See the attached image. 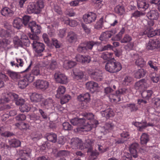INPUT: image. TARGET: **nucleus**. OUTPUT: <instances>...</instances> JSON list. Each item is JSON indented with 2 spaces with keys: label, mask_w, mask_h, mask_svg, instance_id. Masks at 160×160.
Here are the masks:
<instances>
[{
  "label": "nucleus",
  "mask_w": 160,
  "mask_h": 160,
  "mask_svg": "<svg viewBox=\"0 0 160 160\" xmlns=\"http://www.w3.org/2000/svg\"><path fill=\"white\" fill-rule=\"evenodd\" d=\"M70 98V96L68 95H66L63 96L61 99V104H63L68 102Z\"/></svg>",
  "instance_id": "e2e57ef3"
},
{
  "label": "nucleus",
  "mask_w": 160,
  "mask_h": 160,
  "mask_svg": "<svg viewBox=\"0 0 160 160\" xmlns=\"http://www.w3.org/2000/svg\"><path fill=\"white\" fill-rule=\"evenodd\" d=\"M87 50H91L94 45L98 47L101 44V42L98 41H91L84 42Z\"/></svg>",
  "instance_id": "aec40b11"
},
{
  "label": "nucleus",
  "mask_w": 160,
  "mask_h": 160,
  "mask_svg": "<svg viewBox=\"0 0 160 160\" xmlns=\"http://www.w3.org/2000/svg\"><path fill=\"white\" fill-rule=\"evenodd\" d=\"M146 73V70L143 68H140L135 71L134 77L137 78H140L144 77Z\"/></svg>",
  "instance_id": "393cba45"
},
{
  "label": "nucleus",
  "mask_w": 160,
  "mask_h": 160,
  "mask_svg": "<svg viewBox=\"0 0 160 160\" xmlns=\"http://www.w3.org/2000/svg\"><path fill=\"white\" fill-rule=\"evenodd\" d=\"M145 15L144 13L140 12L138 11H136L132 14L131 18L133 17L135 18L140 17Z\"/></svg>",
  "instance_id": "13d9d810"
},
{
  "label": "nucleus",
  "mask_w": 160,
  "mask_h": 160,
  "mask_svg": "<svg viewBox=\"0 0 160 160\" xmlns=\"http://www.w3.org/2000/svg\"><path fill=\"white\" fill-rule=\"evenodd\" d=\"M133 57L136 60L135 63L136 65L141 67H143L145 65L146 62L141 57L139 56L138 54L134 55Z\"/></svg>",
  "instance_id": "4be33fe9"
},
{
  "label": "nucleus",
  "mask_w": 160,
  "mask_h": 160,
  "mask_svg": "<svg viewBox=\"0 0 160 160\" xmlns=\"http://www.w3.org/2000/svg\"><path fill=\"white\" fill-rule=\"evenodd\" d=\"M125 108H128L131 112H136L138 110V108L134 103L127 104L123 106Z\"/></svg>",
  "instance_id": "c9c22d12"
},
{
  "label": "nucleus",
  "mask_w": 160,
  "mask_h": 160,
  "mask_svg": "<svg viewBox=\"0 0 160 160\" xmlns=\"http://www.w3.org/2000/svg\"><path fill=\"white\" fill-rule=\"evenodd\" d=\"M144 22H147V24L145 25L146 29H150V30L153 29V27L154 26V22L153 20L150 19L147 21L145 20L143 21Z\"/></svg>",
  "instance_id": "e433bc0d"
},
{
  "label": "nucleus",
  "mask_w": 160,
  "mask_h": 160,
  "mask_svg": "<svg viewBox=\"0 0 160 160\" xmlns=\"http://www.w3.org/2000/svg\"><path fill=\"white\" fill-rule=\"evenodd\" d=\"M62 126L63 129L65 130H70L72 128V126L68 122L63 123Z\"/></svg>",
  "instance_id": "774afa93"
},
{
  "label": "nucleus",
  "mask_w": 160,
  "mask_h": 160,
  "mask_svg": "<svg viewBox=\"0 0 160 160\" xmlns=\"http://www.w3.org/2000/svg\"><path fill=\"white\" fill-rule=\"evenodd\" d=\"M7 74L12 80L15 82L18 81L21 78V76L18 72L10 70L7 71Z\"/></svg>",
  "instance_id": "f8f14e48"
},
{
  "label": "nucleus",
  "mask_w": 160,
  "mask_h": 160,
  "mask_svg": "<svg viewBox=\"0 0 160 160\" xmlns=\"http://www.w3.org/2000/svg\"><path fill=\"white\" fill-rule=\"evenodd\" d=\"M113 48V47L112 46L108 44L101 47H100L99 48L98 47L97 50L99 52H102L104 51L112 49Z\"/></svg>",
  "instance_id": "de8ad7c7"
},
{
  "label": "nucleus",
  "mask_w": 160,
  "mask_h": 160,
  "mask_svg": "<svg viewBox=\"0 0 160 160\" xmlns=\"http://www.w3.org/2000/svg\"><path fill=\"white\" fill-rule=\"evenodd\" d=\"M71 145L73 149H83V143L81 139L78 138H73L71 139Z\"/></svg>",
  "instance_id": "423d86ee"
},
{
  "label": "nucleus",
  "mask_w": 160,
  "mask_h": 160,
  "mask_svg": "<svg viewBox=\"0 0 160 160\" xmlns=\"http://www.w3.org/2000/svg\"><path fill=\"white\" fill-rule=\"evenodd\" d=\"M94 126L93 124H88V122H86V120H85V122L84 123V124L82 125V127L81 128L83 129L85 131H88L91 130Z\"/></svg>",
  "instance_id": "c03bdc74"
},
{
  "label": "nucleus",
  "mask_w": 160,
  "mask_h": 160,
  "mask_svg": "<svg viewBox=\"0 0 160 160\" xmlns=\"http://www.w3.org/2000/svg\"><path fill=\"white\" fill-rule=\"evenodd\" d=\"M145 0H139L137 1V6L140 10L144 11L149 7V4L145 1Z\"/></svg>",
  "instance_id": "412c9836"
},
{
  "label": "nucleus",
  "mask_w": 160,
  "mask_h": 160,
  "mask_svg": "<svg viewBox=\"0 0 160 160\" xmlns=\"http://www.w3.org/2000/svg\"><path fill=\"white\" fill-rule=\"evenodd\" d=\"M105 68L107 71L111 73H114L121 70L122 67L120 63L117 61L113 58V59L109 60L106 63Z\"/></svg>",
  "instance_id": "f257e3e1"
},
{
  "label": "nucleus",
  "mask_w": 160,
  "mask_h": 160,
  "mask_svg": "<svg viewBox=\"0 0 160 160\" xmlns=\"http://www.w3.org/2000/svg\"><path fill=\"white\" fill-rule=\"evenodd\" d=\"M77 99L80 102H88L90 100V95L88 93L82 94L78 96Z\"/></svg>",
  "instance_id": "6ab92c4d"
},
{
  "label": "nucleus",
  "mask_w": 160,
  "mask_h": 160,
  "mask_svg": "<svg viewBox=\"0 0 160 160\" xmlns=\"http://www.w3.org/2000/svg\"><path fill=\"white\" fill-rule=\"evenodd\" d=\"M21 40L23 45L26 46L29 45L30 41L27 36L24 34H23L21 36Z\"/></svg>",
  "instance_id": "a18cd8bd"
},
{
  "label": "nucleus",
  "mask_w": 160,
  "mask_h": 160,
  "mask_svg": "<svg viewBox=\"0 0 160 160\" xmlns=\"http://www.w3.org/2000/svg\"><path fill=\"white\" fill-rule=\"evenodd\" d=\"M18 99V95L15 93H10L5 94V97L2 98L0 100L2 103L8 102L11 100L14 99L16 102Z\"/></svg>",
  "instance_id": "1a4fd4ad"
},
{
  "label": "nucleus",
  "mask_w": 160,
  "mask_h": 160,
  "mask_svg": "<svg viewBox=\"0 0 160 160\" xmlns=\"http://www.w3.org/2000/svg\"><path fill=\"white\" fill-rule=\"evenodd\" d=\"M13 41L15 47L22 46L23 45V42L17 36H15L13 38Z\"/></svg>",
  "instance_id": "603ef678"
},
{
  "label": "nucleus",
  "mask_w": 160,
  "mask_h": 160,
  "mask_svg": "<svg viewBox=\"0 0 160 160\" xmlns=\"http://www.w3.org/2000/svg\"><path fill=\"white\" fill-rule=\"evenodd\" d=\"M114 127L113 123L111 122L106 123L104 127L105 131L107 132L112 130Z\"/></svg>",
  "instance_id": "a19ab883"
},
{
  "label": "nucleus",
  "mask_w": 160,
  "mask_h": 160,
  "mask_svg": "<svg viewBox=\"0 0 160 160\" xmlns=\"http://www.w3.org/2000/svg\"><path fill=\"white\" fill-rule=\"evenodd\" d=\"M157 48L155 42L154 40L150 41L146 45V48L148 50H153Z\"/></svg>",
  "instance_id": "09e8293b"
},
{
  "label": "nucleus",
  "mask_w": 160,
  "mask_h": 160,
  "mask_svg": "<svg viewBox=\"0 0 160 160\" xmlns=\"http://www.w3.org/2000/svg\"><path fill=\"white\" fill-rule=\"evenodd\" d=\"M149 140V136L148 134L146 133L142 134L140 138V142L141 144H146Z\"/></svg>",
  "instance_id": "f704fd0d"
},
{
  "label": "nucleus",
  "mask_w": 160,
  "mask_h": 160,
  "mask_svg": "<svg viewBox=\"0 0 160 160\" xmlns=\"http://www.w3.org/2000/svg\"><path fill=\"white\" fill-rule=\"evenodd\" d=\"M78 51L80 52H86L87 51L85 42L80 43L77 48Z\"/></svg>",
  "instance_id": "49530a36"
},
{
  "label": "nucleus",
  "mask_w": 160,
  "mask_h": 160,
  "mask_svg": "<svg viewBox=\"0 0 160 160\" xmlns=\"http://www.w3.org/2000/svg\"><path fill=\"white\" fill-rule=\"evenodd\" d=\"M28 27L30 29L32 32L36 34H38L40 33L41 27L39 25L36 24L34 21H32L28 24Z\"/></svg>",
  "instance_id": "9d476101"
},
{
  "label": "nucleus",
  "mask_w": 160,
  "mask_h": 160,
  "mask_svg": "<svg viewBox=\"0 0 160 160\" xmlns=\"http://www.w3.org/2000/svg\"><path fill=\"white\" fill-rule=\"evenodd\" d=\"M152 94V91L151 90H147L143 91L141 93L142 97L146 100H148Z\"/></svg>",
  "instance_id": "473e14b6"
},
{
  "label": "nucleus",
  "mask_w": 160,
  "mask_h": 160,
  "mask_svg": "<svg viewBox=\"0 0 160 160\" xmlns=\"http://www.w3.org/2000/svg\"><path fill=\"white\" fill-rule=\"evenodd\" d=\"M114 10L115 12L120 15H122L124 12V7L120 5L117 6Z\"/></svg>",
  "instance_id": "864d4df0"
},
{
  "label": "nucleus",
  "mask_w": 160,
  "mask_h": 160,
  "mask_svg": "<svg viewBox=\"0 0 160 160\" xmlns=\"http://www.w3.org/2000/svg\"><path fill=\"white\" fill-rule=\"evenodd\" d=\"M8 80V78L7 76L4 74L0 73V88H2L4 86V82L2 80L6 81Z\"/></svg>",
  "instance_id": "58836bf2"
},
{
  "label": "nucleus",
  "mask_w": 160,
  "mask_h": 160,
  "mask_svg": "<svg viewBox=\"0 0 160 160\" xmlns=\"http://www.w3.org/2000/svg\"><path fill=\"white\" fill-rule=\"evenodd\" d=\"M86 88L92 92H94L98 87L97 83L93 81H90L86 84Z\"/></svg>",
  "instance_id": "ddd939ff"
},
{
  "label": "nucleus",
  "mask_w": 160,
  "mask_h": 160,
  "mask_svg": "<svg viewBox=\"0 0 160 160\" xmlns=\"http://www.w3.org/2000/svg\"><path fill=\"white\" fill-rule=\"evenodd\" d=\"M19 109L22 112H28L30 110V107L28 104H24L20 106Z\"/></svg>",
  "instance_id": "6e6d98bb"
},
{
  "label": "nucleus",
  "mask_w": 160,
  "mask_h": 160,
  "mask_svg": "<svg viewBox=\"0 0 160 160\" xmlns=\"http://www.w3.org/2000/svg\"><path fill=\"white\" fill-rule=\"evenodd\" d=\"M160 31L159 30H150V29H146L141 35L147 34V36L149 38L152 37L156 35H159Z\"/></svg>",
  "instance_id": "2eb2a0df"
},
{
  "label": "nucleus",
  "mask_w": 160,
  "mask_h": 160,
  "mask_svg": "<svg viewBox=\"0 0 160 160\" xmlns=\"http://www.w3.org/2000/svg\"><path fill=\"white\" fill-rule=\"evenodd\" d=\"M47 138L48 141L53 143L55 142L57 140V135L53 133H48Z\"/></svg>",
  "instance_id": "37998d69"
},
{
  "label": "nucleus",
  "mask_w": 160,
  "mask_h": 160,
  "mask_svg": "<svg viewBox=\"0 0 160 160\" xmlns=\"http://www.w3.org/2000/svg\"><path fill=\"white\" fill-rule=\"evenodd\" d=\"M134 124L135 126L138 128V130L140 131H142L143 129L145 128L146 126L144 122H136L134 123Z\"/></svg>",
  "instance_id": "5fc2aeb1"
},
{
  "label": "nucleus",
  "mask_w": 160,
  "mask_h": 160,
  "mask_svg": "<svg viewBox=\"0 0 160 160\" xmlns=\"http://www.w3.org/2000/svg\"><path fill=\"white\" fill-rule=\"evenodd\" d=\"M128 92V90L127 88H122L117 91H116V94L118 95L119 94L120 95L124 94L127 93Z\"/></svg>",
  "instance_id": "69168bd1"
},
{
  "label": "nucleus",
  "mask_w": 160,
  "mask_h": 160,
  "mask_svg": "<svg viewBox=\"0 0 160 160\" xmlns=\"http://www.w3.org/2000/svg\"><path fill=\"white\" fill-rule=\"evenodd\" d=\"M77 35L72 31L68 32L67 36V39L70 42H72L77 40Z\"/></svg>",
  "instance_id": "a878e982"
},
{
  "label": "nucleus",
  "mask_w": 160,
  "mask_h": 160,
  "mask_svg": "<svg viewBox=\"0 0 160 160\" xmlns=\"http://www.w3.org/2000/svg\"><path fill=\"white\" fill-rule=\"evenodd\" d=\"M95 106L98 110H101L102 109L105 108L107 107L106 105L103 104L99 100L97 101V103H95Z\"/></svg>",
  "instance_id": "4d7b16f0"
},
{
  "label": "nucleus",
  "mask_w": 160,
  "mask_h": 160,
  "mask_svg": "<svg viewBox=\"0 0 160 160\" xmlns=\"http://www.w3.org/2000/svg\"><path fill=\"white\" fill-rule=\"evenodd\" d=\"M103 18H101L95 25V28L96 29H99L102 28L103 26Z\"/></svg>",
  "instance_id": "680f3d73"
},
{
  "label": "nucleus",
  "mask_w": 160,
  "mask_h": 160,
  "mask_svg": "<svg viewBox=\"0 0 160 160\" xmlns=\"http://www.w3.org/2000/svg\"><path fill=\"white\" fill-rule=\"evenodd\" d=\"M31 73L34 76H37L40 74V71L39 68L38 67H34L32 70Z\"/></svg>",
  "instance_id": "0e129e2a"
},
{
  "label": "nucleus",
  "mask_w": 160,
  "mask_h": 160,
  "mask_svg": "<svg viewBox=\"0 0 160 160\" xmlns=\"http://www.w3.org/2000/svg\"><path fill=\"white\" fill-rule=\"evenodd\" d=\"M150 116L152 120L158 121L160 119V112H155L152 113Z\"/></svg>",
  "instance_id": "3c124183"
},
{
  "label": "nucleus",
  "mask_w": 160,
  "mask_h": 160,
  "mask_svg": "<svg viewBox=\"0 0 160 160\" xmlns=\"http://www.w3.org/2000/svg\"><path fill=\"white\" fill-rule=\"evenodd\" d=\"M134 87L137 90H142L147 87L146 80L142 79L137 82L135 84Z\"/></svg>",
  "instance_id": "4468645a"
},
{
  "label": "nucleus",
  "mask_w": 160,
  "mask_h": 160,
  "mask_svg": "<svg viewBox=\"0 0 160 160\" xmlns=\"http://www.w3.org/2000/svg\"><path fill=\"white\" fill-rule=\"evenodd\" d=\"M34 85L37 88L45 90L49 87V82L45 80L38 79L34 82Z\"/></svg>",
  "instance_id": "20e7f679"
},
{
  "label": "nucleus",
  "mask_w": 160,
  "mask_h": 160,
  "mask_svg": "<svg viewBox=\"0 0 160 160\" xmlns=\"http://www.w3.org/2000/svg\"><path fill=\"white\" fill-rule=\"evenodd\" d=\"M43 99L42 94L38 93H33L30 97V99L32 102H39Z\"/></svg>",
  "instance_id": "f3484780"
},
{
  "label": "nucleus",
  "mask_w": 160,
  "mask_h": 160,
  "mask_svg": "<svg viewBox=\"0 0 160 160\" xmlns=\"http://www.w3.org/2000/svg\"><path fill=\"white\" fill-rule=\"evenodd\" d=\"M116 31L112 30L108 31L102 32L99 38V40L101 41L107 42L111 36L116 33Z\"/></svg>",
  "instance_id": "0eeeda50"
},
{
  "label": "nucleus",
  "mask_w": 160,
  "mask_h": 160,
  "mask_svg": "<svg viewBox=\"0 0 160 160\" xmlns=\"http://www.w3.org/2000/svg\"><path fill=\"white\" fill-rule=\"evenodd\" d=\"M18 87L21 89L25 88L28 85V83L24 78L23 79L18 81Z\"/></svg>",
  "instance_id": "4c0bfd02"
},
{
  "label": "nucleus",
  "mask_w": 160,
  "mask_h": 160,
  "mask_svg": "<svg viewBox=\"0 0 160 160\" xmlns=\"http://www.w3.org/2000/svg\"><path fill=\"white\" fill-rule=\"evenodd\" d=\"M103 117H106V118H109L114 116V113L111 109L108 108L101 112Z\"/></svg>",
  "instance_id": "b1692460"
},
{
  "label": "nucleus",
  "mask_w": 160,
  "mask_h": 160,
  "mask_svg": "<svg viewBox=\"0 0 160 160\" xmlns=\"http://www.w3.org/2000/svg\"><path fill=\"white\" fill-rule=\"evenodd\" d=\"M22 20L21 19L17 18L14 20L13 25L15 28L17 29H19L22 26Z\"/></svg>",
  "instance_id": "7c9ffc66"
},
{
  "label": "nucleus",
  "mask_w": 160,
  "mask_h": 160,
  "mask_svg": "<svg viewBox=\"0 0 160 160\" xmlns=\"http://www.w3.org/2000/svg\"><path fill=\"white\" fill-rule=\"evenodd\" d=\"M44 7V2L42 0H38L36 3H32L28 7V10L30 13H39Z\"/></svg>",
  "instance_id": "f03ea898"
},
{
  "label": "nucleus",
  "mask_w": 160,
  "mask_h": 160,
  "mask_svg": "<svg viewBox=\"0 0 160 160\" xmlns=\"http://www.w3.org/2000/svg\"><path fill=\"white\" fill-rule=\"evenodd\" d=\"M9 143L10 146L13 147H18L20 146L21 142L16 139H12L9 141Z\"/></svg>",
  "instance_id": "2f4dec72"
},
{
  "label": "nucleus",
  "mask_w": 160,
  "mask_h": 160,
  "mask_svg": "<svg viewBox=\"0 0 160 160\" xmlns=\"http://www.w3.org/2000/svg\"><path fill=\"white\" fill-rule=\"evenodd\" d=\"M102 72L100 71H96L92 73V76L93 79L98 81H101L102 79Z\"/></svg>",
  "instance_id": "72a5a7b5"
},
{
  "label": "nucleus",
  "mask_w": 160,
  "mask_h": 160,
  "mask_svg": "<svg viewBox=\"0 0 160 160\" xmlns=\"http://www.w3.org/2000/svg\"><path fill=\"white\" fill-rule=\"evenodd\" d=\"M72 75L74 79L79 80L83 78L84 74L82 71L78 69H74L73 70Z\"/></svg>",
  "instance_id": "5701e85b"
},
{
  "label": "nucleus",
  "mask_w": 160,
  "mask_h": 160,
  "mask_svg": "<svg viewBox=\"0 0 160 160\" xmlns=\"http://www.w3.org/2000/svg\"><path fill=\"white\" fill-rule=\"evenodd\" d=\"M70 121L73 125L78 127L82 126L85 122V118H74L71 119Z\"/></svg>",
  "instance_id": "dca6fc26"
},
{
  "label": "nucleus",
  "mask_w": 160,
  "mask_h": 160,
  "mask_svg": "<svg viewBox=\"0 0 160 160\" xmlns=\"http://www.w3.org/2000/svg\"><path fill=\"white\" fill-rule=\"evenodd\" d=\"M147 16L150 19L156 20L159 18V14L157 10H152L147 13Z\"/></svg>",
  "instance_id": "a211bd4d"
},
{
  "label": "nucleus",
  "mask_w": 160,
  "mask_h": 160,
  "mask_svg": "<svg viewBox=\"0 0 160 160\" xmlns=\"http://www.w3.org/2000/svg\"><path fill=\"white\" fill-rule=\"evenodd\" d=\"M10 43V41L7 39L0 40V52L3 51Z\"/></svg>",
  "instance_id": "cd10ccee"
},
{
  "label": "nucleus",
  "mask_w": 160,
  "mask_h": 160,
  "mask_svg": "<svg viewBox=\"0 0 160 160\" xmlns=\"http://www.w3.org/2000/svg\"><path fill=\"white\" fill-rule=\"evenodd\" d=\"M56 81L58 83L65 84L68 83V80L67 76L64 74L59 72H56L54 75Z\"/></svg>",
  "instance_id": "39448f33"
},
{
  "label": "nucleus",
  "mask_w": 160,
  "mask_h": 160,
  "mask_svg": "<svg viewBox=\"0 0 160 160\" xmlns=\"http://www.w3.org/2000/svg\"><path fill=\"white\" fill-rule=\"evenodd\" d=\"M66 91L65 88L63 86H60L57 90V94L56 95V97L59 98Z\"/></svg>",
  "instance_id": "79ce46f5"
},
{
  "label": "nucleus",
  "mask_w": 160,
  "mask_h": 160,
  "mask_svg": "<svg viewBox=\"0 0 160 160\" xmlns=\"http://www.w3.org/2000/svg\"><path fill=\"white\" fill-rule=\"evenodd\" d=\"M9 36V34L8 32L0 28V37H8Z\"/></svg>",
  "instance_id": "338daca9"
},
{
  "label": "nucleus",
  "mask_w": 160,
  "mask_h": 160,
  "mask_svg": "<svg viewBox=\"0 0 160 160\" xmlns=\"http://www.w3.org/2000/svg\"><path fill=\"white\" fill-rule=\"evenodd\" d=\"M96 18V14L92 12H89L83 16L84 21L86 23H90L94 22Z\"/></svg>",
  "instance_id": "6e6552de"
},
{
  "label": "nucleus",
  "mask_w": 160,
  "mask_h": 160,
  "mask_svg": "<svg viewBox=\"0 0 160 160\" xmlns=\"http://www.w3.org/2000/svg\"><path fill=\"white\" fill-rule=\"evenodd\" d=\"M113 54L112 52H102L101 56V58L104 60H110L113 59Z\"/></svg>",
  "instance_id": "bb28decb"
},
{
  "label": "nucleus",
  "mask_w": 160,
  "mask_h": 160,
  "mask_svg": "<svg viewBox=\"0 0 160 160\" xmlns=\"http://www.w3.org/2000/svg\"><path fill=\"white\" fill-rule=\"evenodd\" d=\"M2 15L3 16H11L13 14V12L9 8L5 7L2 8L1 11Z\"/></svg>",
  "instance_id": "c85d7f7f"
},
{
  "label": "nucleus",
  "mask_w": 160,
  "mask_h": 160,
  "mask_svg": "<svg viewBox=\"0 0 160 160\" xmlns=\"http://www.w3.org/2000/svg\"><path fill=\"white\" fill-rule=\"evenodd\" d=\"M132 78L129 76H126L122 82V84L124 86L128 85L131 84Z\"/></svg>",
  "instance_id": "ea45409f"
},
{
  "label": "nucleus",
  "mask_w": 160,
  "mask_h": 160,
  "mask_svg": "<svg viewBox=\"0 0 160 160\" xmlns=\"http://www.w3.org/2000/svg\"><path fill=\"white\" fill-rule=\"evenodd\" d=\"M76 64V63L75 62L70 60L69 61H66L64 62V66L66 69H68L72 68Z\"/></svg>",
  "instance_id": "8fccbe9b"
},
{
  "label": "nucleus",
  "mask_w": 160,
  "mask_h": 160,
  "mask_svg": "<svg viewBox=\"0 0 160 160\" xmlns=\"http://www.w3.org/2000/svg\"><path fill=\"white\" fill-rule=\"evenodd\" d=\"M132 40L131 37L128 34H125L121 40V42L122 43H126L130 42Z\"/></svg>",
  "instance_id": "052dcab7"
},
{
  "label": "nucleus",
  "mask_w": 160,
  "mask_h": 160,
  "mask_svg": "<svg viewBox=\"0 0 160 160\" xmlns=\"http://www.w3.org/2000/svg\"><path fill=\"white\" fill-rule=\"evenodd\" d=\"M53 100L52 98H49L42 101L41 104L42 106H45L46 108L51 107L53 105Z\"/></svg>",
  "instance_id": "c756f323"
},
{
  "label": "nucleus",
  "mask_w": 160,
  "mask_h": 160,
  "mask_svg": "<svg viewBox=\"0 0 160 160\" xmlns=\"http://www.w3.org/2000/svg\"><path fill=\"white\" fill-rule=\"evenodd\" d=\"M25 79L28 82H32L34 79V76L31 73L28 74L24 77Z\"/></svg>",
  "instance_id": "bf43d9fd"
},
{
  "label": "nucleus",
  "mask_w": 160,
  "mask_h": 160,
  "mask_svg": "<svg viewBox=\"0 0 160 160\" xmlns=\"http://www.w3.org/2000/svg\"><path fill=\"white\" fill-rule=\"evenodd\" d=\"M139 146L138 143H134L131 144L129 147V150L131 156L134 158H137L138 156L137 150Z\"/></svg>",
  "instance_id": "9b49d317"
},
{
  "label": "nucleus",
  "mask_w": 160,
  "mask_h": 160,
  "mask_svg": "<svg viewBox=\"0 0 160 160\" xmlns=\"http://www.w3.org/2000/svg\"><path fill=\"white\" fill-rule=\"evenodd\" d=\"M32 45L36 53V55L37 56H42V53L45 49L44 44L37 41H33Z\"/></svg>",
  "instance_id": "7ed1b4c3"
}]
</instances>
